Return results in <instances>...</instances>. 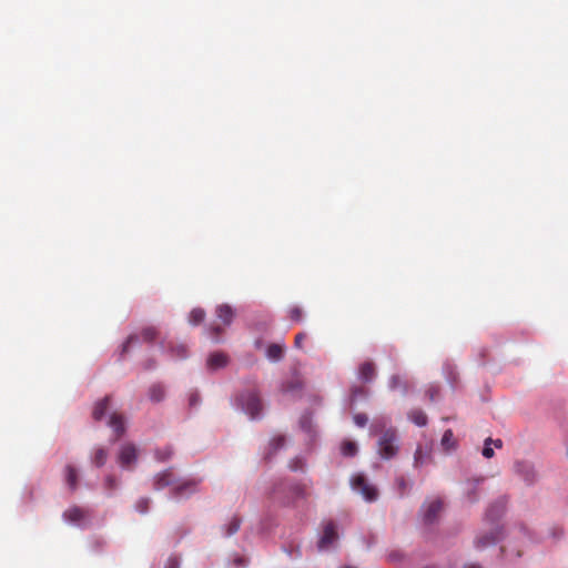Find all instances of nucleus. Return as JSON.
I'll use <instances>...</instances> for the list:
<instances>
[{"mask_svg":"<svg viewBox=\"0 0 568 568\" xmlns=\"http://www.w3.org/2000/svg\"><path fill=\"white\" fill-rule=\"evenodd\" d=\"M270 498L281 506H295L297 500L307 498V493L302 484L280 480L270 493Z\"/></svg>","mask_w":568,"mask_h":568,"instance_id":"obj_1","label":"nucleus"},{"mask_svg":"<svg viewBox=\"0 0 568 568\" xmlns=\"http://www.w3.org/2000/svg\"><path fill=\"white\" fill-rule=\"evenodd\" d=\"M242 409L252 418H258L262 412V400L256 392L243 393L239 397Z\"/></svg>","mask_w":568,"mask_h":568,"instance_id":"obj_2","label":"nucleus"},{"mask_svg":"<svg viewBox=\"0 0 568 568\" xmlns=\"http://www.w3.org/2000/svg\"><path fill=\"white\" fill-rule=\"evenodd\" d=\"M397 435L394 428L386 429L378 440V453L383 458L389 459L397 454Z\"/></svg>","mask_w":568,"mask_h":568,"instance_id":"obj_3","label":"nucleus"},{"mask_svg":"<svg viewBox=\"0 0 568 568\" xmlns=\"http://www.w3.org/2000/svg\"><path fill=\"white\" fill-rule=\"evenodd\" d=\"M352 486L355 490L361 493L363 497L368 500L373 501L377 498V490L374 486L369 485L365 478V476L358 474L355 475L352 479Z\"/></svg>","mask_w":568,"mask_h":568,"instance_id":"obj_4","label":"nucleus"},{"mask_svg":"<svg viewBox=\"0 0 568 568\" xmlns=\"http://www.w3.org/2000/svg\"><path fill=\"white\" fill-rule=\"evenodd\" d=\"M338 538L336 525L333 521H327L323 527V535L321 536L317 547L320 550L328 549Z\"/></svg>","mask_w":568,"mask_h":568,"instance_id":"obj_5","label":"nucleus"},{"mask_svg":"<svg viewBox=\"0 0 568 568\" xmlns=\"http://www.w3.org/2000/svg\"><path fill=\"white\" fill-rule=\"evenodd\" d=\"M138 459V450L133 444H124L121 446L118 462L123 468H130Z\"/></svg>","mask_w":568,"mask_h":568,"instance_id":"obj_6","label":"nucleus"},{"mask_svg":"<svg viewBox=\"0 0 568 568\" xmlns=\"http://www.w3.org/2000/svg\"><path fill=\"white\" fill-rule=\"evenodd\" d=\"M443 509V503L440 499H435L425 506L423 519L425 524H433L436 521L439 513Z\"/></svg>","mask_w":568,"mask_h":568,"instance_id":"obj_7","label":"nucleus"},{"mask_svg":"<svg viewBox=\"0 0 568 568\" xmlns=\"http://www.w3.org/2000/svg\"><path fill=\"white\" fill-rule=\"evenodd\" d=\"M501 536L500 529H494L487 534H483L475 539V547L477 549H484L488 546L495 545Z\"/></svg>","mask_w":568,"mask_h":568,"instance_id":"obj_8","label":"nucleus"},{"mask_svg":"<svg viewBox=\"0 0 568 568\" xmlns=\"http://www.w3.org/2000/svg\"><path fill=\"white\" fill-rule=\"evenodd\" d=\"M89 515V511L79 506H72L64 510L62 517L65 521L71 524H79L84 520Z\"/></svg>","mask_w":568,"mask_h":568,"instance_id":"obj_9","label":"nucleus"},{"mask_svg":"<svg viewBox=\"0 0 568 568\" xmlns=\"http://www.w3.org/2000/svg\"><path fill=\"white\" fill-rule=\"evenodd\" d=\"M109 426L112 427L115 433L114 440H118L125 433L124 418L121 414H111Z\"/></svg>","mask_w":568,"mask_h":568,"instance_id":"obj_10","label":"nucleus"},{"mask_svg":"<svg viewBox=\"0 0 568 568\" xmlns=\"http://www.w3.org/2000/svg\"><path fill=\"white\" fill-rule=\"evenodd\" d=\"M173 484H175L174 475L170 469L158 474L154 480L155 489H163Z\"/></svg>","mask_w":568,"mask_h":568,"instance_id":"obj_11","label":"nucleus"},{"mask_svg":"<svg viewBox=\"0 0 568 568\" xmlns=\"http://www.w3.org/2000/svg\"><path fill=\"white\" fill-rule=\"evenodd\" d=\"M227 364V356L224 353L216 352L209 356L207 367L212 371L222 368Z\"/></svg>","mask_w":568,"mask_h":568,"instance_id":"obj_12","label":"nucleus"},{"mask_svg":"<svg viewBox=\"0 0 568 568\" xmlns=\"http://www.w3.org/2000/svg\"><path fill=\"white\" fill-rule=\"evenodd\" d=\"M216 316L224 325H230L234 317L233 308L227 304H222L216 307Z\"/></svg>","mask_w":568,"mask_h":568,"instance_id":"obj_13","label":"nucleus"},{"mask_svg":"<svg viewBox=\"0 0 568 568\" xmlns=\"http://www.w3.org/2000/svg\"><path fill=\"white\" fill-rule=\"evenodd\" d=\"M64 473H65V481H67L70 490L75 491L78 488V484H79V475H78L77 468L72 465H67L64 468Z\"/></svg>","mask_w":568,"mask_h":568,"instance_id":"obj_14","label":"nucleus"},{"mask_svg":"<svg viewBox=\"0 0 568 568\" xmlns=\"http://www.w3.org/2000/svg\"><path fill=\"white\" fill-rule=\"evenodd\" d=\"M197 481L195 480H186L182 484H178L172 490L173 497H181L185 494L194 493Z\"/></svg>","mask_w":568,"mask_h":568,"instance_id":"obj_15","label":"nucleus"},{"mask_svg":"<svg viewBox=\"0 0 568 568\" xmlns=\"http://www.w3.org/2000/svg\"><path fill=\"white\" fill-rule=\"evenodd\" d=\"M110 402H111V397L110 396H105L103 399L99 400L94 405V408H93V412H92V417L95 420H101L104 417L106 410L110 407Z\"/></svg>","mask_w":568,"mask_h":568,"instance_id":"obj_16","label":"nucleus"},{"mask_svg":"<svg viewBox=\"0 0 568 568\" xmlns=\"http://www.w3.org/2000/svg\"><path fill=\"white\" fill-rule=\"evenodd\" d=\"M359 377L364 382H371L375 377V365L373 362H364L359 366Z\"/></svg>","mask_w":568,"mask_h":568,"instance_id":"obj_17","label":"nucleus"},{"mask_svg":"<svg viewBox=\"0 0 568 568\" xmlns=\"http://www.w3.org/2000/svg\"><path fill=\"white\" fill-rule=\"evenodd\" d=\"M408 418L417 426H425L428 422L427 415L422 409H412L408 413Z\"/></svg>","mask_w":568,"mask_h":568,"instance_id":"obj_18","label":"nucleus"},{"mask_svg":"<svg viewBox=\"0 0 568 568\" xmlns=\"http://www.w3.org/2000/svg\"><path fill=\"white\" fill-rule=\"evenodd\" d=\"M284 347L280 344H271L266 349V356L271 361H280L283 357Z\"/></svg>","mask_w":568,"mask_h":568,"instance_id":"obj_19","label":"nucleus"},{"mask_svg":"<svg viewBox=\"0 0 568 568\" xmlns=\"http://www.w3.org/2000/svg\"><path fill=\"white\" fill-rule=\"evenodd\" d=\"M504 509H505L504 501H498V503L491 505L486 513L487 519H489L491 521L496 520L498 517L501 516V514L504 513Z\"/></svg>","mask_w":568,"mask_h":568,"instance_id":"obj_20","label":"nucleus"},{"mask_svg":"<svg viewBox=\"0 0 568 568\" xmlns=\"http://www.w3.org/2000/svg\"><path fill=\"white\" fill-rule=\"evenodd\" d=\"M165 390L160 384H154L149 389V397L152 402L159 403L164 398Z\"/></svg>","mask_w":568,"mask_h":568,"instance_id":"obj_21","label":"nucleus"},{"mask_svg":"<svg viewBox=\"0 0 568 568\" xmlns=\"http://www.w3.org/2000/svg\"><path fill=\"white\" fill-rule=\"evenodd\" d=\"M106 459L108 452L102 447L97 448L92 457L93 464L98 467H102L105 464Z\"/></svg>","mask_w":568,"mask_h":568,"instance_id":"obj_22","label":"nucleus"},{"mask_svg":"<svg viewBox=\"0 0 568 568\" xmlns=\"http://www.w3.org/2000/svg\"><path fill=\"white\" fill-rule=\"evenodd\" d=\"M442 446L445 450H449L456 446L454 439V433L452 429H447L442 437Z\"/></svg>","mask_w":568,"mask_h":568,"instance_id":"obj_23","label":"nucleus"},{"mask_svg":"<svg viewBox=\"0 0 568 568\" xmlns=\"http://www.w3.org/2000/svg\"><path fill=\"white\" fill-rule=\"evenodd\" d=\"M341 452L346 457H352L357 453V445L354 442L345 440L341 446Z\"/></svg>","mask_w":568,"mask_h":568,"instance_id":"obj_24","label":"nucleus"},{"mask_svg":"<svg viewBox=\"0 0 568 568\" xmlns=\"http://www.w3.org/2000/svg\"><path fill=\"white\" fill-rule=\"evenodd\" d=\"M205 312L202 308H193L190 313L189 321L193 325H197L204 321Z\"/></svg>","mask_w":568,"mask_h":568,"instance_id":"obj_25","label":"nucleus"},{"mask_svg":"<svg viewBox=\"0 0 568 568\" xmlns=\"http://www.w3.org/2000/svg\"><path fill=\"white\" fill-rule=\"evenodd\" d=\"M389 388L390 389H397V388H402L404 390V393L407 392V385L405 383V381L399 376V375H393L390 378H389Z\"/></svg>","mask_w":568,"mask_h":568,"instance_id":"obj_26","label":"nucleus"},{"mask_svg":"<svg viewBox=\"0 0 568 568\" xmlns=\"http://www.w3.org/2000/svg\"><path fill=\"white\" fill-rule=\"evenodd\" d=\"M158 337V331L154 327H145L141 331V338L144 342H152Z\"/></svg>","mask_w":568,"mask_h":568,"instance_id":"obj_27","label":"nucleus"},{"mask_svg":"<svg viewBox=\"0 0 568 568\" xmlns=\"http://www.w3.org/2000/svg\"><path fill=\"white\" fill-rule=\"evenodd\" d=\"M172 356L175 358H185L187 356L186 346L183 344H179L175 346H171Z\"/></svg>","mask_w":568,"mask_h":568,"instance_id":"obj_28","label":"nucleus"},{"mask_svg":"<svg viewBox=\"0 0 568 568\" xmlns=\"http://www.w3.org/2000/svg\"><path fill=\"white\" fill-rule=\"evenodd\" d=\"M285 444V437L282 435L275 436L270 442L271 453H275L277 449L282 448Z\"/></svg>","mask_w":568,"mask_h":568,"instance_id":"obj_29","label":"nucleus"},{"mask_svg":"<svg viewBox=\"0 0 568 568\" xmlns=\"http://www.w3.org/2000/svg\"><path fill=\"white\" fill-rule=\"evenodd\" d=\"M288 317L294 322H301L303 320V311L298 306H293L288 311Z\"/></svg>","mask_w":568,"mask_h":568,"instance_id":"obj_30","label":"nucleus"},{"mask_svg":"<svg viewBox=\"0 0 568 568\" xmlns=\"http://www.w3.org/2000/svg\"><path fill=\"white\" fill-rule=\"evenodd\" d=\"M240 526H241V519L239 517H233L229 524V527L226 530V536H231V535L235 534L240 529Z\"/></svg>","mask_w":568,"mask_h":568,"instance_id":"obj_31","label":"nucleus"},{"mask_svg":"<svg viewBox=\"0 0 568 568\" xmlns=\"http://www.w3.org/2000/svg\"><path fill=\"white\" fill-rule=\"evenodd\" d=\"M440 388L438 385H430L426 390V396L430 402H434L439 395Z\"/></svg>","mask_w":568,"mask_h":568,"instance_id":"obj_32","label":"nucleus"},{"mask_svg":"<svg viewBox=\"0 0 568 568\" xmlns=\"http://www.w3.org/2000/svg\"><path fill=\"white\" fill-rule=\"evenodd\" d=\"M139 339H140V337L138 335H130L122 346V354L128 353L130 346L133 344H136L139 342Z\"/></svg>","mask_w":568,"mask_h":568,"instance_id":"obj_33","label":"nucleus"},{"mask_svg":"<svg viewBox=\"0 0 568 568\" xmlns=\"http://www.w3.org/2000/svg\"><path fill=\"white\" fill-rule=\"evenodd\" d=\"M149 503L148 498H141L136 501L135 509L141 514H145L149 509Z\"/></svg>","mask_w":568,"mask_h":568,"instance_id":"obj_34","label":"nucleus"},{"mask_svg":"<svg viewBox=\"0 0 568 568\" xmlns=\"http://www.w3.org/2000/svg\"><path fill=\"white\" fill-rule=\"evenodd\" d=\"M104 487L108 490H114L118 487V479L113 475L106 476Z\"/></svg>","mask_w":568,"mask_h":568,"instance_id":"obj_35","label":"nucleus"},{"mask_svg":"<svg viewBox=\"0 0 568 568\" xmlns=\"http://www.w3.org/2000/svg\"><path fill=\"white\" fill-rule=\"evenodd\" d=\"M353 419L354 423L359 427H364L368 422L367 415L363 413L355 414Z\"/></svg>","mask_w":568,"mask_h":568,"instance_id":"obj_36","label":"nucleus"},{"mask_svg":"<svg viewBox=\"0 0 568 568\" xmlns=\"http://www.w3.org/2000/svg\"><path fill=\"white\" fill-rule=\"evenodd\" d=\"M491 438H487L485 440V446L483 449V456L486 458H491L494 456V449L490 447Z\"/></svg>","mask_w":568,"mask_h":568,"instance_id":"obj_37","label":"nucleus"},{"mask_svg":"<svg viewBox=\"0 0 568 568\" xmlns=\"http://www.w3.org/2000/svg\"><path fill=\"white\" fill-rule=\"evenodd\" d=\"M172 456V450L171 448H164L163 450H158L156 452V458L159 460H166L169 459L170 457Z\"/></svg>","mask_w":568,"mask_h":568,"instance_id":"obj_38","label":"nucleus"},{"mask_svg":"<svg viewBox=\"0 0 568 568\" xmlns=\"http://www.w3.org/2000/svg\"><path fill=\"white\" fill-rule=\"evenodd\" d=\"M223 332V328H221V326L219 325H212L210 327V333H211V336L212 338H214L216 342L219 341V336L220 334H222Z\"/></svg>","mask_w":568,"mask_h":568,"instance_id":"obj_39","label":"nucleus"},{"mask_svg":"<svg viewBox=\"0 0 568 568\" xmlns=\"http://www.w3.org/2000/svg\"><path fill=\"white\" fill-rule=\"evenodd\" d=\"M179 567H180V562H179L178 558L170 557L168 559L165 568H179Z\"/></svg>","mask_w":568,"mask_h":568,"instance_id":"obj_40","label":"nucleus"},{"mask_svg":"<svg viewBox=\"0 0 568 568\" xmlns=\"http://www.w3.org/2000/svg\"><path fill=\"white\" fill-rule=\"evenodd\" d=\"M306 338V334L305 333H298L296 336H295V346L297 348H302V344H303V341Z\"/></svg>","mask_w":568,"mask_h":568,"instance_id":"obj_41","label":"nucleus"},{"mask_svg":"<svg viewBox=\"0 0 568 568\" xmlns=\"http://www.w3.org/2000/svg\"><path fill=\"white\" fill-rule=\"evenodd\" d=\"M290 468L292 470H297V469L302 468L301 462L300 460H295V462L291 463Z\"/></svg>","mask_w":568,"mask_h":568,"instance_id":"obj_42","label":"nucleus"},{"mask_svg":"<svg viewBox=\"0 0 568 568\" xmlns=\"http://www.w3.org/2000/svg\"><path fill=\"white\" fill-rule=\"evenodd\" d=\"M199 402V396L196 394H192L190 396V405L194 406Z\"/></svg>","mask_w":568,"mask_h":568,"instance_id":"obj_43","label":"nucleus"},{"mask_svg":"<svg viewBox=\"0 0 568 568\" xmlns=\"http://www.w3.org/2000/svg\"><path fill=\"white\" fill-rule=\"evenodd\" d=\"M415 463L416 464L422 463V450L419 448L415 453Z\"/></svg>","mask_w":568,"mask_h":568,"instance_id":"obj_44","label":"nucleus"},{"mask_svg":"<svg viewBox=\"0 0 568 568\" xmlns=\"http://www.w3.org/2000/svg\"><path fill=\"white\" fill-rule=\"evenodd\" d=\"M490 444H494L495 447H497V448H500L503 446L501 439H495V440L491 439Z\"/></svg>","mask_w":568,"mask_h":568,"instance_id":"obj_45","label":"nucleus"},{"mask_svg":"<svg viewBox=\"0 0 568 568\" xmlns=\"http://www.w3.org/2000/svg\"><path fill=\"white\" fill-rule=\"evenodd\" d=\"M463 568H481V567L476 564H468V565H465Z\"/></svg>","mask_w":568,"mask_h":568,"instance_id":"obj_46","label":"nucleus"},{"mask_svg":"<svg viewBox=\"0 0 568 568\" xmlns=\"http://www.w3.org/2000/svg\"><path fill=\"white\" fill-rule=\"evenodd\" d=\"M398 485L400 486L402 489L405 488V480H404V478H399L398 479Z\"/></svg>","mask_w":568,"mask_h":568,"instance_id":"obj_47","label":"nucleus"},{"mask_svg":"<svg viewBox=\"0 0 568 568\" xmlns=\"http://www.w3.org/2000/svg\"><path fill=\"white\" fill-rule=\"evenodd\" d=\"M468 499L473 503V501H476V500H477V497H476L475 495H474V496H471V495L469 494Z\"/></svg>","mask_w":568,"mask_h":568,"instance_id":"obj_48","label":"nucleus"},{"mask_svg":"<svg viewBox=\"0 0 568 568\" xmlns=\"http://www.w3.org/2000/svg\"><path fill=\"white\" fill-rule=\"evenodd\" d=\"M449 379H450V383L455 382V377H449Z\"/></svg>","mask_w":568,"mask_h":568,"instance_id":"obj_49","label":"nucleus"},{"mask_svg":"<svg viewBox=\"0 0 568 568\" xmlns=\"http://www.w3.org/2000/svg\"><path fill=\"white\" fill-rule=\"evenodd\" d=\"M425 568H437V567H435V566H427V567H425Z\"/></svg>","mask_w":568,"mask_h":568,"instance_id":"obj_50","label":"nucleus"},{"mask_svg":"<svg viewBox=\"0 0 568 568\" xmlns=\"http://www.w3.org/2000/svg\"><path fill=\"white\" fill-rule=\"evenodd\" d=\"M567 457H568V444H567Z\"/></svg>","mask_w":568,"mask_h":568,"instance_id":"obj_51","label":"nucleus"},{"mask_svg":"<svg viewBox=\"0 0 568 568\" xmlns=\"http://www.w3.org/2000/svg\"><path fill=\"white\" fill-rule=\"evenodd\" d=\"M345 568H352V567H345Z\"/></svg>","mask_w":568,"mask_h":568,"instance_id":"obj_52","label":"nucleus"}]
</instances>
